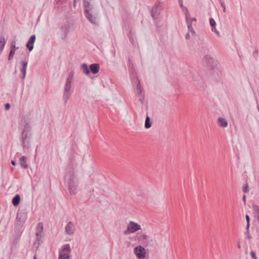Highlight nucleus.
Listing matches in <instances>:
<instances>
[{
  "mask_svg": "<svg viewBox=\"0 0 259 259\" xmlns=\"http://www.w3.org/2000/svg\"><path fill=\"white\" fill-rule=\"evenodd\" d=\"M245 218H246V222H247L246 229L248 230V229H249V226H250V218L248 214H246Z\"/></svg>",
  "mask_w": 259,
  "mask_h": 259,
  "instance_id": "26",
  "label": "nucleus"
},
{
  "mask_svg": "<svg viewBox=\"0 0 259 259\" xmlns=\"http://www.w3.org/2000/svg\"><path fill=\"white\" fill-rule=\"evenodd\" d=\"M141 89V85L140 84V81L138 80V83L137 85V90H139Z\"/></svg>",
  "mask_w": 259,
  "mask_h": 259,
  "instance_id": "40",
  "label": "nucleus"
},
{
  "mask_svg": "<svg viewBox=\"0 0 259 259\" xmlns=\"http://www.w3.org/2000/svg\"><path fill=\"white\" fill-rule=\"evenodd\" d=\"M1 51H2L3 50L4 46L5 45V42L4 38H2L1 37Z\"/></svg>",
  "mask_w": 259,
  "mask_h": 259,
  "instance_id": "32",
  "label": "nucleus"
},
{
  "mask_svg": "<svg viewBox=\"0 0 259 259\" xmlns=\"http://www.w3.org/2000/svg\"><path fill=\"white\" fill-rule=\"evenodd\" d=\"M84 8V15L87 19L92 24H97V14L94 12V6L91 4L92 0H83Z\"/></svg>",
  "mask_w": 259,
  "mask_h": 259,
  "instance_id": "1",
  "label": "nucleus"
},
{
  "mask_svg": "<svg viewBox=\"0 0 259 259\" xmlns=\"http://www.w3.org/2000/svg\"><path fill=\"white\" fill-rule=\"evenodd\" d=\"M81 68L82 71L85 74L89 75L90 73V68H89L88 65L86 63L82 64Z\"/></svg>",
  "mask_w": 259,
  "mask_h": 259,
  "instance_id": "18",
  "label": "nucleus"
},
{
  "mask_svg": "<svg viewBox=\"0 0 259 259\" xmlns=\"http://www.w3.org/2000/svg\"><path fill=\"white\" fill-rule=\"evenodd\" d=\"M218 123L222 127H226L228 125V123L225 118L220 117L218 119Z\"/></svg>",
  "mask_w": 259,
  "mask_h": 259,
  "instance_id": "17",
  "label": "nucleus"
},
{
  "mask_svg": "<svg viewBox=\"0 0 259 259\" xmlns=\"http://www.w3.org/2000/svg\"><path fill=\"white\" fill-rule=\"evenodd\" d=\"M190 37L189 33H188L186 35V39H189Z\"/></svg>",
  "mask_w": 259,
  "mask_h": 259,
  "instance_id": "45",
  "label": "nucleus"
},
{
  "mask_svg": "<svg viewBox=\"0 0 259 259\" xmlns=\"http://www.w3.org/2000/svg\"><path fill=\"white\" fill-rule=\"evenodd\" d=\"M71 82L66 81L65 84L64 91L63 96V99L64 101L65 104L67 103L68 99L70 95L69 92L71 89Z\"/></svg>",
  "mask_w": 259,
  "mask_h": 259,
  "instance_id": "9",
  "label": "nucleus"
},
{
  "mask_svg": "<svg viewBox=\"0 0 259 259\" xmlns=\"http://www.w3.org/2000/svg\"><path fill=\"white\" fill-rule=\"evenodd\" d=\"M188 29L189 32H191L192 31H193L194 30L192 26L188 27Z\"/></svg>",
  "mask_w": 259,
  "mask_h": 259,
  "instance_id": "42",
  "label": "nucleus"
},
{
  "mask_svg": "<svg viewBox=\"0 0 259 259\" xmlns=\"http://www.w3.org/2000/svg\"><path fill=\"white\" fill-rule=\"evenodd\" d=\"M186 21L187 24L188 25V27L192 26V22L189 19V18L186 19Z\"/></svg>",
  "mask_w": 259,
  "mask_h": 259,
  "instance_id": "29",
  "label": "nucleus"
},
{
  "mask_svg": "<svg viewBox=\"0 0 259 259\" xmlns=\"http://www.w3.org/2000/svg\"><path fill=\"white\" fill-rule=\"evenodd\" d=\"M237 247H238V248H241V245H240L239 243H238Z\"/></svg>",
  "mask_w": 259,
  "mask_h": 259,
  "instance_id": "50",
  "label": "nucleus"
},
{
  "mask_svg": "<svg viewBox=\"0 0 259 259\" xmlns=\"http://www.w3.org/2000/svg\"><path fill=\"white\" fill-rule=\"evenodd\" d=\"M137 93H138V96H142V89L137 90Z\"/></svg>",
  "mask_w": 259,
  "mask_h": 259,
  "instance_id": "41",
  "label": "nucleus"
},
{
  "mask_svg": "<svg viewBox=\"0 0 259 259\" xmlns=\"http://www.w3.org/2000/svg\"><path fill=\"white\" fill-rule=\"evenodd\" d=\"M37 243L36 242H34V245H35Z\"/></svg>",
  "mask_w": 259,
  "mask_h": 259,
  "instance_id": "55",
  "label": "nucleus"
},
{
  "mask_svg": "<svg viewBox=\"0 0 259 259\" xmlns=\"http://www.w3.org/2000/svg\"><path fill=\"white\" fill-rule=\"evenodd\" d=\"M242 199H243V202H244V205H245L246 204V196L245 195H244L242 197Z\"/></svg>",
  "mask_w": 259,
  "mask_h": 259,
  "instance_id": "43",
  "label": "nucleus"
},
{
  "mask_svg": "<svg viewBox=\"0 0 259 259\" xmlns=\"http://www.w3.org/2000/svg\"><path fill=\"white\" fill-rule=\"evenodd\" d=\"M27 212L26 209H19L17 212L16 222L23 224L27 219Z\"/></svg>",
  "mask_w": 259,
  "mask_h": 259,
  "instance_id": "7",
  "label": "nucleus"
},
{
  "mask_svg": "<svg viewBox=\"0 0 259 259\" xmlns=\"http://www.w3.org/2000/svg\"><path fill=\"white\" fill-rule=\"evenodd\" d=\"M209 23L211 27V30L213 31V30L215 28L216 23L212 18L209 19Z\"/></svg>",
  "mask_w": 259,
  "mask_h": 259,
  "instance_id": "21",
  "label": "nucleus"
},
{
  "mask_svg": "<svg viewBox=\"0 0 259 259\" xmlns=\"http://www.w3.org/2000/svg\"><path fill=\"white\" fill-rule=\"evenodd\" d=\"M100 66L98 64L94 63L90 65V70L93 74H96L99 72Z\"/></svg>",
  "mask_w": 259,
  "mask_h": 259,
  "instance_id": "13",
  "label": "nucleus"
},
{
  "mask_svg": "<svg viewBox=\"0 0 259 259\" xmlns=\"http://www.w3.org/2000/svg\"><path fill=\"white\" fill-rule=\"evenodd\" d=\"M191 34L193 36H196V33L195 31V30H194L193 31H192L191 32Z\"/></svg>",
  "mask_w": 259,
  "mask_h": 259,
  "instance_id": "47",
  "label": "nucleus"
},
{
  "mask_svg": "<svg viewBox=\"0 0 259 259\" xmlns=\"http://www.w3.org/2000/svg\"><path fill=\"white\" fill-rule=\"evenodd\" d=\"M23 225V224H21L18 222H16V223H15V233L18 236H20V235L21 234V233L22 231Z\"/></svg>",
  "mask_w": 259,
  "mask_h": 259,
  "instance_id": "14",
  "label": "nucleus"
},
{
  "mask_svg": "<svg viewBox=\"0 0 259 259\" xmlns=\"http://www.w3.org/2000/svg\"><path fill=\"white\" fill-rule=\"evenodd\" d=\"M257 52H258L257 50H256L255 51V53H257Z\"/></svg>",
  "mask_w": 259,
  "mask_h": 259,
  "instance_id": "53",
  "label": "nucleus"
},
{
  "mask_svg": "<svg viewBox=\"0 0 259 259\" xmlns=\"http://www.w3.org/2000/svg\"><path fill=\"white\" fill-rule=\"evenodd\" d=\"M20 196L19 194H16L12 199V203L14 206H18L20 202Z\"/></svg>",
  "mask_w": 259,
  "mask_h": 259,
  "instance_id": "16",
  "label": "nucleus"
},
{
  "mask_svg": "<svg viewBox=\"0 0 259 259\" xmlns=\"http://www.w3.org/2000/svg\"><path fill=\"white\" fill-rule=\"evenodd\" d=\"M220 3H221V5L223 9V12L225 13L226 12V8L225 5L224 3L222 1H220Z\"/></svg>",
  "mask_w": 259,
  "mask_h": 259,
  "instance_id": "33",
  "label": "nucleus"
},
{
  "mask_svg": "<svg viewBox=\"0 0 259 259\" xmlns=\"http://www.w3.org/2000/svg\"><path fill=\"white\" fill-rule=\"evenodd\" d=\"M191 21L192 22L193 21H196L197 19L195 18H189Z\"/></svg>",
  "mask_w": 259,
  "mask_h": 259,
  "instance_id": "46",
  "label": "nucleus"
},
{
  "mask_svg": "<svg viewBox=\"0 0 259 259\" xmlns=\"http://www.w3.org/2000/svg\"><path fill=\"white\" fill-rule=\"evenodd\" d=\"M250 255L252 257V258H253V259H257V257L256 256L255 253L254 252L251 251L250 252Z\"/></svg>",
  "mask_w": 259,
  "mask_h": 259,
  "instance_id": "35",
  "label": "nucleus"
},
{
  "mask_svg": "<svg viewBox=\"0 0 259 259\" xmlns=\"http://www.w3.org/2000/svg\"><path fill=\"white\" fill-rule=\"evenodd\" d=\"M183 10H185V14L186 19L189 18L190 15L188 9L187 8H185V9H183Z\"/></svg>",
  "mask_w": 259,
  "mask_h": 259,
  "instance_id": "30",
  "label": "nucleus"
},
{
  "mask_svg": "<svg viewBox=\"0 0 259 259\" xmlns=\"http://www.w3.org/2000/svg\"><path fill=\"white\" fill-rule=\"evenodd\" d=\"M151 126V123L150 122V117L147 115L145 121V127L147 129L149 128Z\"/></svg>",
  "mask_w": 259,
  "mask_h": 259,
  "instance_id": "20",
  "label": "nucleus"
},
{
  "mask_svg": "<svg viewBox=\"0 0 259 259\" xmlns=\"http://www.w3.org/2000/svg\"><path fill=\"white\" fill-rule=\"evenodd\" d=\"M18 49V47H16L15 41H13L11 45V49H14L15 51Z\"/></svg>",
  "mask_w": 259,
  "mask_h": 259,
  "instance_id": "27",
  "label": "nucleus"
},
{
  "mask_svg": "<svg viewBox=\"0 0 259 259\" xmlns=\"http://www.w3.org/2000/svg\"><path fill=\"white\" fill-rule=\"evenodd\" d=\"M11 105L9 103H7L5 104V107L6 110H8L10 108Z\"/></svg>",
  "mask_w": 259,
  "mask_h": 259,
  "instance_id": "38",
  "label": "nucleus"
},
{
  "mask_svg": "<svg viewBox=\"0 0 259 259\" xmlns=\"http://www.w3.org/2000/svg\"><path fill=\"white\" fill-rule=\"evenodd\" d=\"M20 164L23 168H27L28 164L27 163V157L25 156H22L20 159Z\"/></svg>",
  "mask_w": 259,
  "mask_h": 259,
  "instance_id": "15",
  "label": "nucleus"
},
{
  "mask_svg": "<svg viewBox=\"0 0 259 259\" xmlns=\"http://www.w3.org/2000/svg\"><path fill=\"white\" fill-rule=\"evenodd\" d=\"M33 259H37L35 255L34 256Z\"/></svg>",
  "mask_w": 259,
  "mask_h": 259,
  "instance_id": "52",
  "label": "nucleus"
},
{
  "mask_svg": "<svg viewBox=\"0 0 259 259\" xmlns=\"http://www.w3.org/2000/svg\"><path fill=\"white\" fill-rule=\"evenodd\" d=\"M127 35L132 45L133 46H136L137 45V41L135 40L134 34L132 32V31H130Z\"/></svg>",
  "mask_w": 259,
  "mask_h": 259,
  "instance_id": "19",
  "label": "nucleus"
},
{
  "mask_svg": "<svg viewBox=\"0 0 259 259\" xmlns=\"http://www.w3.org/2000/svg\"><path fill=\"white\" fill-rule=\"evenodd\" d=\"M15 51H16L14 49L10 50V53H9V55L8 56V60L9 61H10L11 60H12L13 59V58L14 57Z\"/></svg>",
  "mask_w": 259,
  "mask_h": 259,
  "instance_id": "23",
  "label": "nucleus"
},
{
  "mask_svg": "<svg viewBox=\"0 0 259 259\" xmlns=\"http://www.w3.org/2000/svg\"><path fill=\"white\" fill-rule=\"evenodd\" d=\"M73 75H74V73H73V71H71L69 72V75H68V77L66 80V81L67 82H72V79H73Z\"/></svg>",
  "mask_w": 259,
  "mask_h": 259,
  "instance_id": "25",
  "label": "nucleus"
},
{
  "mask_svg": "<svg viewBox=\"0 0 259 259\" xmlns=\"http://www.w3.org/2000/svg\"><path fill=\"white\" fill-rule=\"evenodd\" d=\"M252 209L257 216H259V206L256 204H253Z\"/></svg>",
  "mask_w": 259,
  "mask_h": 259,
  "instance_id": "24",
  "label": "nucleus"
},
{
  "mask_svg": "<svg viewBox=\"0 0 259 259\" xmlns=\"http://www.w3.org/2000/svg\"><path fill=\"white\" fill-rule=\"evenodd\" d=\"M141 238H142L143 240H147L148 238V236L145 234H143L141 235Z\"/></svg>",
  "mask_w": 259,
  "mask_h": 259,
  "instance_id": "36",
  "label": "nucleus"
},
{
  "mask_svg": "<svg viewBox=\"0 0 259 259\" xmlns=\"http://www.w3.org/2000/svg\"><path fill=\"white\" fill-rule=\"evenodd\" d=\"M76 2V0H74V2L75 3Z\"/></svg>",
  "mask_w": 259,
  "mask_h": 259,
  "instance_id": "56",
  "label": "nucleus"
},
{
  "mask_svg": "<svg viewBox=\"0 0 259 259\" xmlns=\"http://www.w3.org/2000/svg\"><path fill=\"white\" fill-rule=\"evenodd\" d=\"M30 127L28 123H26L21 134L22 142L24 149H28L30 148Z\"/></svg>",
  "mask_w": 259,
  "mask_h": 259,
  "instance_id": "2",
  "label": "nucleus"
},
{
  "mask_svg": "<svg viewBox=\"0 0 259 259\" xmlns=\"http://www.w3.org/2000/svg\"><path fill=\"white\" fill-rule=\"evenodd\" d=\"M213 31L214 32V33L217 35L218 36H219V37L220 36V33L219 31L218 30H217L216 28H215V29L213 30Z\"/></svg>",
  "mask_w": 259,
  "mask_h": 259,
  "instance_id": "39",
  "label": "nucleus"
},
{
  "mask_svg": "<svg viewBox=\"0 0 259 259\" xmlns=\"http://www.w3.org/2000/svg\"><path fill=\"white\" fill-rule=\"evenodd\" d=\"M246 238H247L248 239H250L251 238V236L249 234V229L246 230Z\"/></svg>",
  "mask_w": 259,
  "mask_h": 259,
  "instance_id": "37",
  "label": "nucleus"
},
{
  "mask_svg": "<svg viewBox=\"0 0 259 259\" xmlns=\"http://www.w3.org/2000/svg\"><path fill=\"white\" fill-rule=\"evenodd\" d=\"M134 252L136 256L139 259H143L146 256L145 248L142 246H138L134 248Z\"/></svg>",
  "mask_w": 259,
  "mask_h": 259,
  "instance_id": "8",
  "label": "nucleus"
},
{
  "mask_svg": "<svg viewBox=\"0 0 259 259\" xmlns=\"http://www.w3.org/2000/svg\"><path fill=\"white\" fill-rule=\"evenodd\" d=\"M179 2V5H180V7L183 10L185 9V8H186L185 6H184L183 5V0H179L178 1Z\"/></svg>",
  "mask_w": 259,
  "mask_h": 259,
  "instance_id": "34",
  "label": "nucleus"
},
{
  "mask_svg": "<svg viewBox=\"0 0 259 259\" xmlns=\"http://www.w3.org/2000/svg\"><path fill=\"white\" fill-rule=\"evenodd\" d=\"M37 246L36 247V249H35V251H36L39 247V243H37Z\"/></svg>",
  "mask_w": 259,
  "mask_h": 259,
  "instance_id": "49",
  "label": "nucleus"
},
{
  "mask_svg": "<svg viewBox=\"0 0 259 259\" xmlns=\"http://www.w3.org/2000/svg\"><path fill=\"white\" fill-rule=\"evenodd\" d=\"M35 39V35H32L30 37L28 41L26 43V47L29 52L31 51L33 49Z\"/></svg>",
  "mask_w": 259,
  "mask_h": 259,
  "instance_id": "11",
  "label": "nucleus"
},
{
  "mask_svg": "<svg viewBox=\"0 0 259 259\" xmlns=\"http://www.w3.org/2000/svg\"><path fill=\"white\" fill-rule=\"evenodd\" d=\"M22 67L20 68V71L22 73V75L20 76L22 80H24L26 76V69L28 64V62L25 60H22L20 62Z\"/></svg>",
  "mask_w": 259,
  "mask_h": 259,
  "instance_id": "10",
  "label": "nucleus"
},
{
  "mask_svg": "<svg viewBox=\"0 0 259 259\" xmlns=\"http://www.w3.org/2000/svg\"><path fill=\"white\" fill-rule=\"evenodd\" d=\"M257 110H258V111H259V106H257Z\"/></svg>",
  "mask_w": 259,
  "mask_h": 259,
  "instance_id": "54",
  "label": "nucleus"
},
{
  "mask_svg": "<svg viewBox=\"0 0 259 259\" xmlns=\"http://www.w3.org/2000/svg\"><path fill=\"white\" fill-rule=\"evenodd\" d=\"M37 229L38 230H40V231H41L43 229V225H42V223H39L38 224H37Z\"/></svg>",
  "mask_w": 259,
  "mask_h": 259,
  "instance_id": "31",
  "label": "nucleus"
},
{
  "mask_svg": "<svg viewBox=\"0 0 259 259\" xmlns=\"http://www.w3.org/2000/svg\"><path fill=\"white\" fill-rule=\"evenodd\" d=\"M75 228L71 222H69L65 227V233L69 235H73L74 233Z\"/></svg>",
  "mask_w": 259,
  "mask_h": 259,
  "instance_id": "12",
  "label": "nucleus"
},
{
  "mask_svg": "<svg viewBox=\"0 0 259 259\" xmlns=\"http://www.w3.org/2000/svg\"><path fill=\"white\" fill-rule=\"evenodd\" d=\"M141 229V226L138 223L131 221L127 226V229L123 232L124 235L133 233Z\"/></svg>",
  "mask_w": 259,
  "mask_h": 259,
  "instance_id": "6",
  "label": "nucleus"
},
{
  "mask_svg": "<svg viewBox=\"0 0 259 259\" xmlns=\"http://www.w3.org/2000/svg\"><path fill=\"white\" fill-rule=\"evenodd\" d=\"M71 248L69 244L63 245L59 251V259H71Z\"/></svg>",
  "mask_w": 259,
  "mask_h": 259,
  "instance_id": "4",
  "label": "nucleus"
},
{
  "mask_svg": "<svg viewBox=\"0 0 259 259\" xmlns=\"http://www.w3.org/2000/svg\"><path fill=\"white\" fill-rule=\"evenodd\" d=\"M157 11V7H153L151 10V16L152 17H156V13Z\"/></svg>",
  "mask_w": 259,
  "mask_h": 259,
  "instance_id": "22",
  "label": "nucleus"
},
{
  "mask_svg": "<svg viewBox=\"0 0 259 259\" xmlns=\"http://www.w3.org/2000/svg\"><path fill=\"white\" fill-rule=\"evenodd\" d=\"M203 65L208 70H215L217 63L214 59L208 55H205L202 60Z\"/></svg>",
  "mask_w": 259,
  "mask_h": 259,
  "instance_id": "5",
  "label": "nucleus"
},
{
  "mask_svg": "<svg viewBox=\"0 0 259 259\" xmlns=\"http://www.w3.org/2000/svg\"><path fill=\"white\" fill-rule=\"evenodd\" d=\"M78 184V180L76 176L73 173L69 179L68 183V189L70 195H74L77 193V187Z\"/></svg>",
  "mask_w": 259,
  "mask_h": 259,
  "instance_id": "3",
  "label": "nucleus"
},
{
  "mask_svg": "<svg viewBox=\"0 0 259 259\" xmlns=\"http://www.w3.org/2000/svg\"><path fill=\"white\" fill-rule=\"evenodd\" d=\"M11 163L13 165H15L16 164V162L14 160H12L11 161Z\"/></svg>",
  "mask_w": 259,
  "mask_h": 259,
  "instance_id": "48",
  "label": "nucleus"
},
{
  "mask_svg": "<svg viewBox=\"0 0 259 259\" xmlns=\"http://www.w3.org/2000/svg\"><path fill=\"white\" fill-rule=\"evenodd\" d=\"M243 191L244 193H248L249 192L248 185L246 184L245 186H244L243 188Z\"/></svg>",
  "mask_w": 259,
  "mask_h": 259,
  "instance_id": "28",
  "label": "nucleus"
},
{
  "mask_svg": "<svg viewBox=\"0 0 259 259\" xmlns=\"http://www.w3.org/2000/svg\"><path fill=\"white\" fill-rule=\"evenodd\" d=\"M36 235L37 236H38L39 235V232H37L36 233Z\"/></svg>",
  "mask_w": 259,
  "mask_h": 259,
  "instance_id": "51",
  "label": "nucleus"
},
{
  "mask_svg": "<svg viewBox=\"0 0 259 259\" xmlns=\"http://www.w3.org/2000/svg\"><path fill=\"white\" fill-rule=\"evenodd\" d=\"M138 97H139V101L141 103H143V96H138Z\"/></svg>",
  "mask_w": 259,
  "mask_h": 259,
  "instance_id": "44",
  "label": "nucleus"
}]
</instances>
